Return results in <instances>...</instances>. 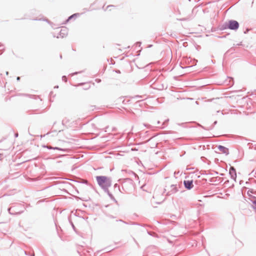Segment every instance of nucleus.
Wrapping results in <instances>:
<instances>
[{
  "label": "nucleus",
  "mask_w": 256,
  "mask_h": 256,
  "mask_svg": "<svg viewBox=\"0 0 256 256\" xmlns=\"http://www.w3.org/2000/svg\"><path fill=\"white\" fill-rule=\"evenodd\" d=\"M214 98H212V99H210V100H208V102H212V100H214Z\"/></svg>",
  "instance_id": "09e8293b"
},
{
  "label": "nucleus",
  "mask_w": 256,
  "mask_h": 256,
  "mask_svg": "<svg viewBox=\"0 0 256 256\" xmlns=\"http://www.w3.org/2000/svg\"><path fill=\"white\" fill-rule=\"evenodd\" d=\"M42 147L48 148V150H58L60 151L64 152H68L70 151L69 148H62L59 147L55 146L53 147L50 145H43Z\"/></svg>",
  "instance_id": "423d86ee"
},
{
  "label": "nucleus",
  "mask_w": 256,
  "mask_h": 256,
  "mask_svg": "<svg viewBox=\"0 0 256 256\" xmlns=\"http://www.w3.org/2000/svg\"><path fill=\"white\" fill-rule=\"evenodd\" d=\"M122 191L123 192L130 194L132 192L134 189V183L133 180L130 178H126L124 179L122 182Z\"/></svg>",
  "instance_id": "7ed1b4c3"
},
{
  "label": "nucleus",
  "mask_w": 256,
  "mask_h": 256,
  "mask_svg": "<svg viewBox=\"0 0 256 256\" xmlns=\"http://www.w3.org/2000/svg\"><path fill=\"white\" fill-rule=\"evenodd\" d=\"M178 124L185 128V127L186 126L187 123H186V122H182V123H181V124Z\"/></svg>",
  "instance_id": "bb28decb"
},
{
  "label": "nucleus",
  "mask_w": 256,
  "mask_h": 256,
  "mask_svg": "<svg viewBox=\"0 0 256 256\" xmlns=\"http://www.w3.org/2000/svg\"><path fill=\"white\" fill-rule=\"evenodd\" d=\"M230 78V83L228 84L230 86H232L234 84V80L232 78Z\"/></svg>",
  "instance_id": "393cba45"
},
{
  "label": "nucleus",
  "mask_w": 256,
  "mask_h": 256,
  "mask_svg": "<svg viewBox=\"0 0 256 256\" xmlns=\"http://www.w3.org/2000/svg\"><path fill=\"white\" fill-rule=\"evenodd\" d=\"M69 222L70 224V225L72 226V228L76 232V229L74 225V224H73V222H72V221L70 220H69Z\"/></svg>",
  "instance_id": "b1692460"
},
{
  "label": "nucleus",
  "mask_w": 256,
  "mask_h": 256,
  "mask_svg": "<svg viewBox=\"0 0 256 256\" xmlns=\"http://www.w3.org/2000/svg\"><path fill=\"white\" fill-rule=\"evenodd\" d=\"M62 80L64 81V82H66L68 80V78L66 76H62Z\"/></svg>",
  "instance_id": "cd10ccee"
},
{
  "label": "nucleus",
  "mask_w": 256,
  "mask_h": 256,
  "mask_svg": "<svg viewBox=\"0 0 256 256\" xmlns=\"http://www.w3.org/2000/svg\"><path fill=\"white\" fill-rule=\"evenodd\" d=\"M169 121L168 119H167L164 120V122L162 123V125L164 126L162 128H164L165 126L167 125L168 122Z\"/></svg>",
  "instance_id": "a878e982"
},
{
  "label": "nucleus",
  "mask_w": 256,
  "mask_h": 256,
  "mask_svg": "<svg viewBox=\"0 0 256 256\" xmlns=\"http://www.w3.org/2000/svg\"><path fill=\"white\" fill-rule=\"evenodd\" d=\"M106 216L110 218H114L115 217L113 216L112 215H111L110 214H106Z\"/></svg>",
  "instance_id": "c85d7f7f"
},
{
  "label": "nucleus",
  "mask_w": 256,
  "mask_h": 256,
  "mask_svg": "<svg viewBox=\"0 0 256 256\" xmlns=\"http://www.w3.org/2000/svg\"><path fill=\"white\" fill-rule=\"evenodd\" d=\"M248 144L249 145L250 148H253V147L254 146L252 145V144H250V143H249Z\"/></svg>",
  "instance_id": "e433bc0d"
},
{
  "label": "nucleus",
  "mask_w": 256,
  "mask_h": 256,
  "mask_svg": "<svg viewBox=\"0 0 256 256\" xmlns=\"http://www.w3.org/2000/svg\"><path fill=\"white\" fill-rule=\"evenodd\" d=\"M213 179H214V178H210V180H209V181H210V182H214Z\"/></svg>",
  "instance_id": "37998d69"
},
{
  "label": "nucleus",
  "mask_w": 256,
  "mask_h": 256,
  "mask_svg": "<svg viewBox=\"0 0 256 256\" xmlns=\"http://www.w3.org/2000/svg\"><path fill=\"white\" fill-rule=\"evenodd\" d=\"M114 189H116V188H118V190L120 192L122 193L123 192L121 190V189L120 187V186L118 184H115L114 186Z\"/></svg>",
  "instance_id": "aec40b11"
},
{
  "label": "nucleus",
  "mask_w": 256,
  "mask_h": 256,
  "mask_svg": "<svg viewBox=\"0 0 256 256\" xmlns=\"http://www.w3.org/2000/svg\"><path fill=\"white\" fill-rule=\"evenodd\" d=\"M142 44V42H138L136 43V46L140 47Z\"/></svg>",
  "instance_id": "473e14b6"
},
{
  "label": "nucleus",
  "mask_w": 256,
  "mask_h": 256,
  "mask_svg": "<svg viewBox=\"0 0 256 256\" xmlns=\"http://www.w3.org/2000/svg\"><path fill=\"white\" fill-rule=\"evenodd\" d=\"M56 123V122H54L52 130H51V131L50 132H48L46 134H44V136H46L49 135L50 134L52 133H54L56 135H57L58 132H60L62 130H60L58 128H55Z\"/></svg>",
  "instance_id": "9b49d317"
},
{
  "label": "nucleus",
  "mask_w": 256,
  "mask_h": 256,
  "mask_svg": "<svg viewBox=\"0 0 256 256\" xmlns=\"http://www.w3.org/2000/svg\"><path fill=\"white\" fill-rule=\"evenodd\" d=\"M96 81L98 82H100L101 81V80L100 79H98V80H96Z\"/></svg>",
  "instance_id": "864d4df0"
},
{
  "label": "nucleus",
  "mask_w": 256,
  "mask_h": 256,
  "mask_svg": "<svg viewBox=\"0 0 256 256\" xmlns=\"http://www.w3.org/2000/svg\"><path fill=\"white\" fill-rule=\"evenodd\" d=\"M168 242L169 243H170V244L172 243V242L170 240H168Z\"/></svg>",
  "instance_id": "13d9d810"
},
{
  "label": "nucleus",
  "mask_w": 256,
  "mask_h": 256,
  "mask_svg": "<svg viewBox=\"0 0 256 256\" xmlns=\"http://www.w3.org/2000/svg\"><path fill=\"white\" fill-rule=\"evenodd\" d=\"M250 193L253 194L254 195H256V190H254L252 189H250L248 190L247 192V194L248 196V200L250 202H252V201H254L255 200H256V196L254 195H250Z\"/></svg>",
  "instance_id": "9d476101"
},
{
  "label": "nucleus",
  "mask_w": 256,
  "mask_h": 256,
  "mask_svg": "<svg viewBox=\"0 0 256 256\" xmlns=\"http://www.w3.org/2000/svg\"><path fill=\"white\" fill-rule=\"evenodd\" d=\"M160 121H158V124H160Z\"/></svg>",
  "instance_id": "680f3d73"
},
{
  "label": "nucleus",
  "mask_w": 256,
  "mask_h": 256,
  "mask_svg": "<svg viewBox=\"0 0 256 256\" xmlns=\"http://www.w3.org/2000/svg\"><path fill=\"white\" fill-rule=\"evenodd\" d=\"M109 187L110 186H106L104 188H102V189L104 191V192L106 193L107 194H109L110 192L109 190H108Z\"/></svg>",
  "instance_id": "412c9836"
},
{
  "label": "nucleus",
  "mask_w": 256,
  "mask_h": 256,
  "mask_svg": "<svg viewBox=\"0 0 256 256\" xmlns=\"http://www.w3.org/2000/svg\"><path fill=\"white\" fill-rule=\"evenodd\" d=\"M108 196L112 200H113L116 203L118 202L117 200L115 199L114 197V196L112 194L111 192H110L109 194H108Z\"/></svg>",
  "instance_id": "a211bd4d"
},
{
  "label": "nucleus",
  "mask_w": 256,
  "mask_h": 256,
  "mask_svg": "<svg viewBox=\"0 0 256 256\" xmlns=\"http://www.w3.org/2000/svg\"><path fill=\"white\" fill-rule=\"evenodd\" d=\"M98 185L102 188L110 186L112 180L110 178L104 176H98L96 177Z\"/></svg>",
  "instance_id": "20e7f679"
},
{
  "label": "nucleus",
  "mask_w": 256,
  "mask_h": 256,
  "mask_svg": "<svg viewBox=\"0 0 256 256\" xmlns=\"http://www.w3.org/2000/svg\"><path fill=\"white\" fill-rule=\"evenodd\" d=\"M44 164H42V165L40 166V168H44Z\"/></svg>",
  "instance_id": "5fc2aeb1"
},
{
  "label": "nucleus",
  "mask_w": 256,
  "mask_h": 256,
  "mask_svg": "<svg viewBox=\"0 0 256 256\" xmlns=\"http://www.w3.org/2000/svg\"><path fill=\"white\" fill-rule=\"evenodd\" d=\"M79 15H80L79 13H75L74 14H72V15H71V16H70L68 17L67 20H66V22L64 24L68 22L70 20H71L72 18H76Z\"/></svg>",
  "instance_id": "2eb2a0df"
},
{
  "label": "nucleus",
  "mask_w": 256,
  "mask_h": 256,
  "mask_svg": "<svg viewBox=\"0 0 256 256\" xmlns=\"http://www.w3.org/2000/svg\"><path fill=\"white\" fill-rule=\"evenodd\" d=\"M240 27L238 22L236 20H230L222 24L219 25L218 29L223 30L226 29H230L234 31L237 30Z\"/></svg>",
  "instance_id": "f257e3e1"
},
{
  "label": "nucleus",
  "mask_w": 256,
  "mask_h": 256,
  "mask_svg": "<svg viewBox=\"0 0 256 256\" xmlns=\"http://www.w3.org/2000/svg\"><path fill=\"white\" fill-rule=\"evenodd\" d=\"M166 189L164 188L162 194H164L166 193Z\"/></svg>",
  "instance_id": "603ef678"
},
{
  "label": "nucleus",
  "mask_w": 256,
  "mask_h": 256,
  "mask_svg": "<svg viewBox=\"0 0 256 256\" xmlns=\"http://www.w3.org/2000/svg\"><path fill=\"white\" fill-rule=\"evenodd\" d=\"M18 136V132H16V133L14 134L15 138H17Z\"/></svg>",
  "instance_id": "58836bf2"
},
{
  "label": "nucleus",
  "mask_w": 256,
  "mask_h": 256,
  "mask_svg": "<svg viewBox=\"0 0 256 256\" xmlns=\"http://www.w3.org/2000/svg\"><path fill=\"white\" fill-rule=\"evenodd\" d=\"M116 222H123V223H124V224H128V222H126L124 221V220H116Z\"/></svg>",
  "instance_id": "72a5a7b5"
},
{
  "label": "nucleus",
  "mask_w": 256,
  "mask_h": 256,
  "mask_svg": "<svg viewBox=\"0 0 256 256\" xmlns=\"http://www.w3.org/2000/svg\"><path fill=\"white\" fill-rule=\"evenodd\" d=\"M80 72H74V74H78V73H80Z\"/></svg>",
  "instance_id": "49530a36"
},
{
  "label": "nucleus",
  "mask_w": 256,
  "mask_h": 256,
  "mask_svg": "<svg viewBox=\"0 0 256 256\" xmlns=\"http://www.w3.org/2000/svg\"><path fill=\"white\" fill-rule=\"evenodd\" d=\"M252 206L256 212V200L254 201H252Z\"/></svg>",
  "instance_id": "5701e85b"
},
{
  "label": "nucleus",
  "mask_w": 256,
  "mask_h": 256,
  "mask_svg": "<svg viewBox=\"0 0 256 256\" xmlns=\"http://www.w3.org/2000/svg\"><path fill=\"white\" fill-rule=\"evenodd\" d=\"M157 135H158V134H156V136H157ZM156 136V135H155V136H152V137H151L150 138H149L148 140H146V142H149L151 139H152V138L154 136Z\"/></svg>",
  "instance_id": "4c0bfd02"
},
{
  "label": "nucleus",
  "mask_w": 256,
  "mask_h": 256,
  "mask_svg": "<svg viewBox=\"0 0 256 256\" xmlns=\"http://www.w3.org/2000/svg\"><path fill=\"white\" fill-rule=\"evenodd\" d=\"M234 186V184H232V185L230 187V188H233Z\"/></svg>",
  "instance_id": "8fccbe9b"
},
{
  "label": "nucleus",
  "mask_w": 256,
  "mask_h": 256,
  "mask_svg": "<svg viewBox=\"0 0 256 256\" xmlns=\"http://www.w3.org/2000/svg\"><path fill=\"white\" fill-rule=\"evenodd\" d=\"M34 20H41L42 19H34ZM42 20H44V21H46V22L48 24H53L50 20H48V19L47 18H44Z\"/></svg>",
  "instance_id": "6ab92c4d"
},
{
  "label": "nucleus",
  "mask_w": 256,
  "mask_h": 256,
  "mask_svg": "<svg viewBox=\"0 0 256 256\" xmlns=\"http://www.w3.org/2000/svg\"><path fill=\"white\" fill-rule=\"evenodd\" d=\"M58 88V86H56L54 88Z\"/></svg>",
  "instance_id": "6e6d98bb"
},
{
  "label": "nucleus",
  "mask_w": 256,
  "mask_h": 256,
  "mask_svg": "<svg viewBox=\"0 0 256 256\" xmlns=\"http://www.w3.org/2000/svg\"><path fill=\"white\" fill-rule=\"evenodd\" d=\"M132 98H142V100H138L135 104L136 105H137V104H139L140 106V103L141 102H142V101H144V100H146L147 98V96H146V95H136L132 97Z\"/></svg>",
  "instance_id": "f8f14e48"
},
{
  "label": "nucleus",
  "mask_w": 256,
  "mask_h": 256,
  "mask_svg": "<svg viewBox=\"0 0 256 256\" xmlns=\"http://www.w3.org/2000/svg\"><path fill=\"white\" fill-rule=\"evenodd\" d=\"M148 234L149 235H150V236H154V237H158V235H157V234H156L154 233V232H152L148 231Z\"/></svg>",
  "instance_id": "4be33fe9"
},
{
  "label": "nucleus",
  "mask_w": 256,
  "mask_h": 256,
  "mask_svg": "<svg viewBox=\"0 0 256 256\" xmlns=\"http://www.w3.org/2000/svg\"><path fill=\"white\" fill-rule=\"evenodd\" d=\"M196 104H198V102L197 101L196 102Z\"/></svg>",
  "instance_id": "0e129e2a"
},
{
  "label": "nucleus",
  "mask_w": 256,
  "mask_h": 256,
  "mask_svg": "<svg viewBox=\"0 0 256 256\" xmlns=\"http://www.w3.org/2000/svg\"><path fill=\"white\" fill-rule=\"evenodd\" d=\"M183 184L185 188L188 190H190L194 187L192 180H184Z\"/></svg>",
  "instance_id": "1a4fd4ad"
},
{
  "label": "nucleus",
  "mask_w": 256,
  "mask_h": 256,
  "mask_svg": "<svg viewBox=\"0 0 256 256\" xmlns=\"http://www.w3.org/2000/svg\"><path fill=\"white\" fill-rule=\"evenodd\" d=\"M130 101V100H122V104H128L129 102Z\"/></svg>",
  "instance_id": "2f4dec72"
},
{
  "label": "nucleus",
  "mask_w": 256,
  "mask_h": 256,
  "mask_svg": "<svg viewBox=\"0 0 256 256\" xmlns=\"http://www.w3.org/2000/svg\"><path fill=\"white\" fill-rule=\"evenodd\" d=\"M26 208L24 204L16 203L13 204V206L8 208V211L10 214L18 215L24 211Z\"/></svg>",
  "instance_id": "f03ea898"
},
{
  "label": "nucleus",
  "mask_w": 256,
  "mask_h": 256,
  "mask_svg": "<svg viewBox=\"0 0 256 256\" xmlns=\"http://www.w3.org/2000/svg\"><path fill=\"white\" fill-rule=\"evenodd\" d=\"M250 30L251 29H250L248 28H246L244 32V34H248Z\"/></svg>",
  "instance_id": "7c9ffc66"
},
{
  "label": "nucleus",
  "mask_w": 256,
  "mask_h": 256,
  "mask_svg": "<svg viewBox=\"0 0 256 256\" xmlns=\"http://www.w3.org/2000/svg\"><path fill=\"white\" fill-rule=\"evenodd\" d=\"M64 122H65V120H62V125H64Z\"/></svg>",
  "instance_id": "de8ad7c7"
},
{
  "label": "nucleus",
  "mask_w": 256,
  "mask_h": 256,
  "mask_svg": "<svg viewBox=\"0 0 256 256\" xmlns=\"http://www.w3.org/2000/svg\"><path fill=\"white\" fill-rule=\"evenodd\" d=\"M24 254L26 256H35V254H34V251H32V252H28L26 250H24Z\"/></svg>",
  "instance_id": "f3484780"
},
{
  "label": "nucleus",
  "mask_w": 256,
  "mask_h": 256,
  "mask_svg": "<svg viewBox=\"0 0 256 256\" xmlns=\"http://www.w3.org/2000/svg\"><path fill=\"white\" fill-rule=\"evenodd\" d=\"M60 58H62V55L60 54Z\"/></svg>",
  "instance_id": "052dcab7"
},
{
  "label": "nucleus",
  "mask_w": 256,
  "mask_h": 256,
  "mask_svg": "<svg viewBox=\"0 0 256 256\" xmlns=\"http://www.w3.org/2000/svg\"><path fill=\"white\" fill-rule=\"evenodd\" d=\"M253 194H253L250 193V195H253Z\"/></svg>",
  "instance_id": "338daca9"
},
{
  "label": "nucleus",
  "mask_w": 256,
  "mask_h": 256,
  "mask_svg": "<svg viewBox=\"0 0 256 256\" xmlns=\"http://www.w3.org/2000/svg\"><path fill=\"white\" fill-rule=\"evenodd\" d=\"M20 77L18 76V77H17V78H16V80H17L18 81V80H20Z\"/></svg>",
  "instance_id": "a18cd8bd"
},
{
  "label": "nucleus",
  "mask_w": 256,
  "mask_h": 256,
  "mask_svg": "<svg viewBox=\"0 0 256 256\" xmlns=\"http://www.w3.org/2000/svg\"><path fill=\"white\" fill-rule=\"evenodd\" d=\"M228 182H229V180H226V181L224 182V184H228Z\"/></svg>",
  "instance_id": "c03bdc74"
},
{
  "label": "nucleus",
  "mask_w": 256,
  "mask_h": 256,
  "mask_svg": "<svg viewBox=\"0 0 256 256\" xmlns=\"http://www.w3.org/2000/svg\"><path fill=\"white\" fill-rule=\"evenodd\" d=\"M162 203V202H157L158 204H160Z\"/></svg>",
  "instance_id": "69168bd1"
},
{
  "label": "nucleus",
  "mask_w": 256,
  "mask_h": 256,
  "mask_svg": "<svg viewBox=\"0 0 256 256\" xmlns=\"http://www.w3.org/2000/svg\"><path fill=\"white\" fill-rule=\"evenodd\" d=\"M123 98H124V97H120V98H118V101H120V100H121Z\"/></svg>",
  "instance_id": "79ce46f5"
},
{
  "label": "nucleus",
  "mask_w": 256,
  "mask_h": 256,
  "mask_svg": "<svg viewBox=\"0 0 256 256\" xmlns=\"http://www.w3.org/2000/svg\"><path fill=\"white\" fill-rule=\"evenodd\" d=\"M130 174H132V175H134L135 177H136L138 176V175L134 172L132 171H130V172H129Z\"/></svg>",
  "instance_id": "c756f323"
},
{
  "label": "nucleus",
  "mask_w": 256,
  "mask_h": 256,
  "mask_svg": "<svg viewBox=\"0 0 256 256\" xmlns=\"http://www.w3.org/2000/svg\"><path fill=\"white\" fill-rule=\"evenodd\" d=\"M148 131L146 132H144V135L142 137H143V138H146V136H147V134H148Z\"/></svg>",
  "instance_id": "f704fd0d"
},
{
  "label": "nucleus",
  "mask_w": 256,
  "mask_h": 256,
  "mask_svg": "<svg viewBox=\"0 0 256 256\" xmlns=\"http://www.w3.org/2000/svg\"><path fill=\"white\" fill-rule=\"evenodd\" d=\"M229 174L230 175L231 178L234 180V182H236V170L232 166H230V168Z\"/></svg>",
  "instance_id": "6e6552de"
},
{
  "label": "nucleus",
  "mask_w": 256,
  "mask_h": 256,
  "mask_svg": "<svg viewBox=\"0 0 256 256\" xmlns=\"http://www.w3.org/2000/svg\"><path fill=\"white\" fill-rule=\"evenodd\" d=\"M116 130V128H113L112 129V132H114Z\"/></svg>",
  "instance_id": "a19ab883"
},
{
  "label": "nucleus",
  "mask_w": 256,
  "mask_h": 256,
  "mask_svg": "<svg viewBox=\"0 0 256 256\" xmlns=\"http://www.w3.org/2000/svg\"><path fill=\"white\" fill-rule=\"evenodd\" d=\"M6 74L7 75H8V72H6Z\"/></svg>",
  "instance_id": "e2e57ef3"
},
{
  "label": "nucleus",
  "mask_w": 256,
  "mask_h": 256,
  "mask_svg": "<svg viewBox=\"0 0 256 256\" xmlns=\"http://www.w3.org/2000/svg\"><path fill=\"white\" fill-rule=\"evenodd\" d=\"M80 199H81L82 200H83V201L87 202V201H88V200H90V198H88V200H84V199H82V198H80Z\"/></svg>",
  "instance_id": "ea45409f"
},
{
  "label": "nucleus",
  "mask_w": 256,
  "mask_h": 256,
  "mask_svg": "<svg viewBox=\"0 0 256 256\" xmlns=\"http://www.w3.org/2000/svg\"><path fill=\"white\" fill-rule=\"evenodd\" d=\"M217 122H217V121H216V120L214 121V123H213L212 125V126H210L208 127V128H205L204 126H202V125H200V126L203 129H204V130H212V129L214 128V126L216 124Z\"/></svg>",
  "instance_id": "dca6fc26"
},
{
  "label": "nucleus",
  "mask_w": 256,
  "mask_h": 256,
  "mask_svg": "<svg viewBox=\"0 0 256 256\" xmlns=\"http://www.w3.org/2000/svg\"><path fill=\"white\" fill-rule=\"evenodd\" d=\"M255 92L256 93H254V94H256V90H255Z\"/></svg>",
  "instance_id": "774afa93"
},
{
  "label": "nucleus",
  "mask_w": 256,
  "mask_h": 256,
  "mask_svg": "<svg viewBox=\"0 0 256 256\" xmlns=\"http://www.w3.org/2000/svg\"><path fill=\"white\" fill-rule=\"evenodd\" d=\"M180 188V186H178L176 184H172L170 186V190L168 192L166 195V196H169L172 194H176L178 191V188Z\"/></svg>",
  "instance_id": "0eeeda50"
},
{
  "label": "nucleus",
  "mask_w": 256,
  "mask_h": 256,
  "mask_svg": "<svg viewBox=\"0 0 256 256\" xmlns=\"http://www.w3.org/2000/svg\"><path fill=\"white\" fill-rule=\"evenodd\" d=\"M80 183L86 184L87 186H89L90 188L93 189L96 192H98L96 190V189L94 186L92 184H90L87 180L81 179L80 181L78 182Z\"/></svg>",
  "instance_id": "4468645a"
},
{
  "label": "nucleus",
  "mask_w": 256,
  "mask_h": 256,
  "mask_svg": "<svg viewBox=\"0 0 256 256\" xmlns=\"http://www.w3.org/2000/svg\"><path fill=\"white\" fill-rule=\"evenodd\" d=\"M68 34V29L66 27H62L58 33V35L56 36L54 33L52 34L53 37L56 38H64L66 37Z\"/></svg>",
  "instance_id": "39448f33"
},
{
  "label": "nucleus",
  "mask_w": 256,
  "mask_h": 256,
  "mask_svg": "<svg viewBox=\"0 0 256 256\" xmlns=\"http://www.w3.org/2000/svg\"><path fill=\"white\" fill-rule=\"evenodd\" d=\"M254 150H256V144H254Z\"/></svg>",
  "instance_id": "4d7b16f0"
},
{
  "label": "nucleus",
  "mask_w": 256,
  "mask_h": 256,
  "mask_svg": "<svg viewBox=\"0 0 256 256\" xmlns=\"http://www.w3.org/2000/svg\"><path fill=\"white\" fill-rule=\"evenodd\" d=\"M114 72H115L117 74H120L121 73L120 70H114Z\"/></svg>",
  "instance_id": "c9c22d12"
},
{
  "label": "nucleus",
  "mask_w": 256,
  "mask_h": 256,
  "mask_svg": "<svg viewBox=\"0 0 256 256\" xmlns=\"http://www.w3.org/2000/svg\"><path fill=\"white\" fill-rule=\"evenodd\" d=\"M78 253H79V254H80V256H82V254H80V251H79V250H78Z\"/></svg>",
  "instance_id": "bf43d9fd"
},
{
  "label": "nucleus",
  "mask_w": 256,
  "mask_h": 256,
  "mask_svg": "<svg viewBox=\"0 0 256 256\" xmlns=\"http://www.w3.org/2000/svg\"><path fill=\"white\" fill-rule=\"evenodd\" d=\"M112 6H114L113 5H109L107 6V8H110V7H112Z\"/></svg>",
  "instance_id": "3c124183"
},
{
  "label": "nucleus",
  "mask_w": 256,
  "mask_h": 256,
  "mask_svg": "<svg viewBox=\"0 0 256 256\" xmlns=\"http://www.w3.org/2000/svg\"><path fill=\"white\" fill-rule=\"evenodd\" d=\"M218 150L220 151L222 153L225 154L226 155H228L229 154L228 148L223 146L218 145Z\"/></svg>",
  "instance_id": "ddd939ff"
}]
</instances>
